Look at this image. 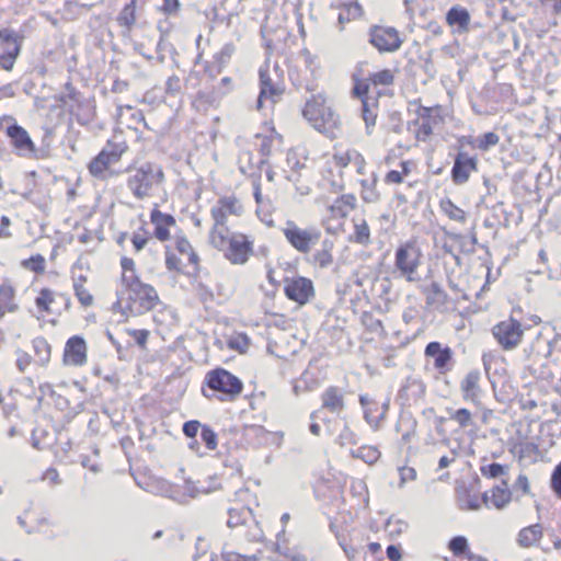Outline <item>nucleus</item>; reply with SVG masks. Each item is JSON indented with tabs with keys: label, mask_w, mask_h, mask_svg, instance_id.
Returning a JSON list of instances; mask_svg holds the SVG:
<instances>
[{
	"label": "nucleus",
	"mask_w": 561,
	"mask_h": 561,
	"mask_svg": "<svg viewBox=\"0 0 561 561\" xmlns=\"http://www.w3.org/2000/svg\"><path fill=\"white\" fill-rule=\"evenodd\" d=\"M500 137L497 134L490 131L480 137H478L474 141V147L479 150L486 151L491 147H494L499 144Z\"/></svg>",
	"instance_id": "nucleus-47"
},
{
	"label": "nucleus",
	"mask_w": 561,
	"mask_h": 561,
	"mask_svg": "<svg viewBox=\"0 0 561 561\" xmlns=\"http://www.w3.org/2000/svg\"><path fill=\"white\" fill-rule=\"evenodd\" d=\"M305 118L314 129L330 138H336L341 130L339 115L325 103L321 95L309 100L302 111Z\"/></svg>",
	"instance_id": "nucleus-3"
},
{
	"label": "nucleus",
	"mask_w": 561,
	"mask_h": 561,
	"mask_svg": "<svg viewBox=\"0 0 561 561\" xmlns=\"http://www.w3.org/2000/svg\"><path fill=\"white\" fill-rule=\"evenodd\" d=\"M125 279L128 291L127 309L131 316L142 314L158 305L159 297L152 286L141 283L136 275L127 276Z\"/></svg>",
	"instance_id": "nucleus-4"
},
{
	"label": "nucleus",
	"mask_w": 561,
	"mask_h": 561,
	"mask_svg": "<svg viewBox=\"0 0 561 561\" xmlns=\"http://www.w3.org/2000/svg\"><path fill=\"white\" fill-rule=\"evenodd\" d=\"M123 274H122V282L125 286H127V280L125 277L136 275L135 274V263L129 257H123L121 262Z\"/></svg>",
	"instance_id": "nucleus-58"
},
{
	"label": "nucleus",
	"mask_w": 561,
	"mask_h": 561,
	"mask_svg": "<svg viewBox=\"0 0 561 561\" xmlns=\"http://www.w3.org/2000/svg\"><path fill=\"white\" fill-rule=\"evenodd\" d=\"M227 525L230 528L244 526V535L252 541H260L263 538V530L249 507L230 508Z\"/></svg>",
	"instance_id": "nucleus-11"
},
{
	"label": "nucleus",
	"mask_w": 561,
	"mask_h": 561,
	"mask_svg": "<svg viewBox=\"0 0 561 561\" xmlns=\"http://www.w3.org/2000/svg\"><path fill=\"white\" fill-rule=\"evenodd\" d=\"M450 419L458 423V425L462 428L468 427L472 423L471 412L468 409H459L455 411Z\"/></svg>",
	"instance_id": "nucleus-51"
},
{
	"label": "nucleus",
	"mask_w": 561,
	"mask_h": 561,
	"mask_svg": "<svg viewBox=\"0 0 561 561\" xmlns=\"http://www.w3.org/2000/svg\"><path fill=\"white\" fill-rule=\"evenodd\" d=\"M62 360L67 366H83L87 363V344L83 337L75 335L66 342Z\"/></svg>",
	"instance_id": "nucleus-18"
},
{
	"label": "nucleus",
	"mask_w": 561,
	"mask_h": 561,
	"mask_svg": "<svg viewBox=\"0 0 561 561\" xmlns=\"http://www.w3.org/2000/svg\"><path fill=\"white\" fill-rule=\"evenodd\" d=\"M19 306L15 302V291L13 286L8 282L0 285V319L7 312H15Z\"/></svg>",
	"instance_id": "nucleus-27"
},
{
	"label": "nucleus",
	"mask_w": 561,
	"mask_h": 561,
	"mask_svg": "<svg viewBox=\"0 0 561 561\" xmlns=\"http://www.w3.org/2000/svg\"><path fill=\"white\" fill-rule=\"evenodd\" d=\"M286 241L299 253L308 254L319 243L322 232L316 227L301 228L288 220L282 228Z\"/></svg>",
	"instance_id": "nucleus-6"
},
{
	"label": "nucleus",
	"mask_w": 561,
	"mask_h": 561,
	"mask_svg": "<svg viewBox=\"0 0 561 561\" xmlns=\"http://www.w3.org/2000/svg\"><path fill=\"white\" fill-rule=\"evenodd\" d=\"M209 490L205 486H198L192 481H185L182 486V493L173 494L172 497L179 502H186L190 499H194L199 494H206Z\"/></svg>",
	"instance_id": "nucleus-34"
},
{
	"label": "nucleus",
	"mask_w": 561,
	"mask_h": 561,
	"mask_svg": "<svg viewBox=\"0 0 561 561\" xmlns=\"http://www.w3.org/2000/svg\"><path fill=\"white\" fill-rule=\"evenodd\" d=\"M421 250L413 242L401 244L396 251V272L408 282L417 280V268L421 264Z\"/></svg>",
	"instance_id": "nucleus-7"
},
{
	"label": "nucleus",
	"mask_w": 561,
	"mask_h": 561,
	"mask_svg": "<svg viewBox=\"0 0 561 561\" xmlns=\"http://www.w3.org/2000/svg\"><path fill=\"white\" fill-rule=\"evenodd\" d=\"M369 79L375 85H390L393 82V73L389 69H383L373 73Z\"/></svg>",
	"instance_id": "nucleus-50"
},
{
	"label": "nucleus",
	"mask_w": 561,
	"mask_h": 561,
	"mask_svg": "<svg viewBox=\"0 0 561 561\" xmlns=\"http://www.w3.org/2000/svg\"><path fill=\"white\" fill-rule=\"evenodd\" d=\"M480 471L483 477L489 479H495L505 476L508 472V466L493 462L481 466Z\"/></svg>",
	"instance_id": "nucleus-43"
},
{
	"label": "nucleus",
	"mask_w": 561,
	"mask_h": 561,
	"mask_svg": "<svg viewBox=\"0 0 561 561\" xmlns=\"http://www.w3.org/2000/svg\"><path fill=\"white\" fill-rule=\"evenodd\" d=\"M126 150L127 145L124 141H107L102 151L89 163L90 173L104 180L107 169L117 163Z\"/></svg>",
	"instance_id": "nucleus-8"
},
{
	"label": "nucleus",
	"mask_w": 561,
	"mask_h": 561,
	"mask_svg": "<svg viewBox=\"0 0 561 561\" xmlns=\"http://www.w3.org/2000/svg\"><path fill=\"white\" fill-rule=\"evenodd\" d=\"M439 207L450 220L463 224L467 219V213L448 198L442 199Z\"/></svg>",
	"instance_id": "nucleus-35"
},
{
	"label": "nucleus",
	"mask_w": 561,
	"mask_h": 561,
	"mask_svg": "<svg viewBox=\"0 0 561 561\" xmlns=\"http://www.w3.org/2000/svg\"><path fill=\"white\" fill-rule=\"evenodd\" d=\"M180 89H181V83H180L179 77L172 76L167 80V83H165L167 93L175 94L180 91Z\"/></svg>",
	"instance_id": "nucleus-62"
},
{
	"label": "nucleus",
	"mask_w": 561,
	"mask_h": 561,
	"mask_svg": "<svg viewBox=\"0 0 561 561\" xmlns=\"http://www.w3.org/2000/svg\"><path fill=\"white\" fill-rule=\"evenodd\" d=\"M356 206V197L353 194H344L336 198L330 206L335 217H346Z\"/></svg>",
	"instance_id": "nucleus-29"
},
{
	"label": "nucleus",
	"mask_w": 561,
	"mask_h": 561,
	"mask_svg": "<svg viewBox=\"0 0 561 561\" xmlns=\"http://www.w3.org/2000/svg\"><path fill=\"white\" fill-rule=\"evenodd\" d=\"M363 14V9L357 2L344 3L339 8V24L341 28L345 23H348Z\"/></svg>",
	"instance_id": "nucleus-32"
},
{
	"label": "nucleus",
	"mask_w": 561,
	"mask_h": 561,
	"mask_svg": "<svg viewBox=\"0 0 561 561\" xmlns=\"http://www.w3.org/2000/svg\"><path fill=\"white\" fill-rule=\"evenodd\" d=\"M401 170H391L385 176V182L387 184H400L403 182L404 178L410 174V162L402 161Z\"/></svg>",
	"instance_id": "nucleus-41"
},
{
	"label": "nucleus",
	"mask_w": 561,
	"mask_h": 561,
	"mask_svg": "<svg viewBox=\"0 0 561 561\" xmlns=\"http://www.w3.org/2000/svg\"><path fill=\"white\" fill-rule=\"evenodd\" d=\"M284 291L289 300L299 305L307 304L314 295L312 282L302 276L285 278Z\"/></svg>",
	"instance_id": "nucleus-16"
},
{
	"label": "nucleus",
	"mask_w": 561,
	"mask_h": 561,
	"mask_svg": "<svg viewBox=\"0 0 561 561\" xmlns=\"http://www.w3.org/2000/svg\"><path fill=\"white\" fill-rule=\"evenodd\" d=\"M337 443L341 446L354 445L357 443L355 434L345 426L337 437Z\"/></svg>",
	"instance_id": "nucleus-59"
},
{
	"label": "nucleus",
	"mask_w": 561,
	"mask_h": 561,
	"mask_svg": "<svg viewBox=\"0 0 561 561\" xmlns=\"http://www.w3.org/2000/svg\"><path fill=\"white\" fill-rule=\"evenodd\" d=\"M254 198H255V202L257 204V214L260 215L261 213H263L265 209L268 208L270 206V203L267 199H264L262 193H261V188H260V185L256 184L255 187H254Z\"/></svg>",
	"instance_id": "nucleus-60"
},
{
	"label": "nucleus",
	"mask_w": 561,
	"mask_h": 561,
	"mask_svg": "<svg viewBox=\"0 0 561 561\" xmlns=\"http://www.w3.org/2000/svg\"><path fill=\"white\" fill-rule=\"evenodd\" d=\"M447 300L448 296L442 287L437 283H432L426 296L427 305L435 309H440L446 306Z\"/></svg>",
	"instance_id": "nucleus-33"
},
{
	"label": "nucleus",
	"mask_w": 561,
	"mask_h": 561,
	"mask_svg": "<svg viewBox=\"0 0 561 561\" xmlns=\"http://www.w3.org/2000/svg\"><path fill=\"white\" fill-rule=\"evenodd\" d=\"M43 480L51 485H57L61 482L59 473L55 468H48L43 474Z\"/></svg>",
	"instance_id": "nucleus-61"
},
{
	"label": "nucleus",
	"mask_w": 561,
	"mask_h": 561,
	"mask_svg": "<svg viewBox=\"0 0 561 561\" xmlns=\"http://www.w3.org/2000/svg\"><path fill=\"white\" fill-rule=\"evenodd\" d=\"M477 169V159L469 157L466 152H459L455 159L454 167L451 169V178L454 183L463 184L466 183L470 174Z\"/></svg>",
	"instance_id": "nucleus-20"
},
{
	"label": "nucleus",
	"mask_w": 561,
	"mask_h": 561,
	"mask_svg": "<svg viewBox=\"0 0 561 561\" xmlns=\"http://www.w3.org/2000/svg\"><path fill=\"white\" fill-rule=\"evenodd\" d=\"M322 407L327 410H329L332 413H341L344 408V393L343 391L337 387H329L327 388L322 396Z\"/></svg>",
	"instance_id": "nucleus-25"
},
{
	"label": "nucleus",
	"mask_w": 561,
	"mask_h": 561,
	"mask_svg": "<svg viewBox=\"0 0 561 561\" xmlns=\"http://www.w3.org/2000/svg\"><path fill=\"white\" fill-rule=\"evenodd\" d=\"M425 355L434 358V366L440 373L448 370V365L451 360L453 353L449 347H442L438 342H431L425 348Z\"/></svg>",
	"instance_id": "nucleus-24"
},
{
	"label": "nucleus",
	"mask_w": 561,
	"mask_h": 561,
	"mask_svg": "<svg viewBox=\"0 0 561 561\" xmlns=\"http://www.w3.org/2000/svg\"><path fill=\"white\" fill-rule=\"evenodd\" d=\"M458 505L462 511H478L481 507V501L477 494H470L465 490L458 494Z\"/></svg>",
	"instance_id": "nucleus-39"
},
{
	"label": "nucleus",
	"mask_w": 561,
	"mask_h": 561,
	"mask_svg": "<svg viewBox=\"0 0 561 561\" xmlns=\"http://www.w3.org/2000/svg\"><path fill=\"white\" fill-rule=\"evenodd\" d=\"M481 374L478 370L469 371L460 383V390L465 401L476 405L481 403L482 389L480 387Z\"/></svg>",
	"instance_id": "nucleus-21"
},
{
	"label": "nucleus",
	"mask_w": 561,
	"mask_h": 561,
	"mask_svg": "<svg viewBox=\"0 0 561 561\" xmlns=\"http://www.w3.org/2000/svg\"><path fill=\"white\" fill-rule=\"evenodd\" d=\"M369 36V42L380 53L396 51L402 44L399 32L394 27L374 26Z\"/></svg>",
	"instance_id": "nucleus-15"
},
{
	"label": "nucleus",
	"mask_w": 561,
	"mask_h": 561,
	"mask_svg": "<svg viewBox=\"0 0 561 561\" xmlns=\"http://www.w3.org/2000/svg\"><path fill=\"white\" fill-rule=\"evenodd\" d=\"M400 481H399V488L402 489L405 483L414 481L416 479V471L412 467L402 466L398 469Z\"/></svg>",
	"instance_id": "nucleus-54"
},
{
	"label": "nucleus",
	"mask_w": 561,
	"mask_h": 561,
	"mask_svg": "<svg viewBox=\"0 0 561 561\" xmlns=\"http://www.w3.org/2000/svg\"><path fill=\"white\" fill-rule=\"evenodd\" d=\"M492 335L504 351H512L522 343L524 327L518 320L507 318L492 328Z\"/></svg>",
	"instance_id": "nucleus-10"
},
{
	"label": "nucleus",
	"mask_w": 561,
	"mask_h": 561,
	"mask_svg": "<svg viewBox=\"0 0 561 561\" xmlns=\"http://www.w3.org/2000/svg\"><path fill=\"white\" fill-rule=\"evenodd\" d=\"M446 21L450 26H457L459 31H466L470 23V15L465 8L453 7L446 14Z\"/></svg>",
	"instance_id": "nucleus-31"
},
{
	"label": "nucleus",
	"mask_w": 561,
	"mask_h": 561,
	"mask_svg": "<svg viewBox=\"0 0 561 561\" xmlns=\"http://www.w3.org/2000/svg\"><path fill=\"white\" fill-rule=\"evenodd\" d=\"M376 411H377V405H371L370 408H366V410H364L365 420L374 428H378V426L380 425V422L383 419V413L376 415L375 414Z\"/></svg>",
	"instance_id": "nucleus-55"
},
{
	"label": "nucleus",
	"mask_w": 561,
	"mask_h": 561,
	"mask_svg": "<svg viewBox=\"0 0 561 561\" xmlns=\"http://www.w3.org/2000/svg\"><path fill=\"white\" fill-rule=\"evenodd\" d=\"M7 135L11 144L22 157H31L35 152V146L27 131L21 126L13 124L7 128Z\"/></svg>",
	"instance_id": "nucleus-19"
},
{
	"label": "nucleus",
	"mask_w": 561,
	"mask_h": 561,
	"mask_svg": "<svg viewBox=\"0 0 561 561\" xmlns=\"http://www.w3.org/2000/svg\"><path fill=\"white\" fill-rule=\"evenodd\" d=\"M448 115L446 108L440 105L432 107H422L420 111L421 124L417 130V137L421 140H426L435 129L439 128Z\"/></svg>",
	"instance_id": "nucleus-14"
},
{
	"label": "nucleus",
	"mask_w": 561,
	"mask_h": 561,
	"mask_svg": "<svg viewBox=\"0 0 561 561\" xmlns=\"http://www.w3.org/2000/svg\"><path fill=\"white\" fill-rule=\"evenodd\" d=\"M243 211L241 203L232 196L220 198L211 208V218L214 220L210 231H226L227 218L229 215L240 216Z\"/></svg>",
	"instance_id": "nucleus-12"
},
{
	"label": "nucleus",
	"mask_w": 561,
	"mask_h": 561,
	"mask_svg": "<svg viewBox=\"0 0 561 561\" xmlns=\"http://www.w3.org/2000/svg\"><path fill=\"white\" fill-rule=\"evenodd\" d=\"M356 152V150L336 151L333 154V161L336 167L346 168L348 164H353V153Z\"/></svg>",
	"instance_id": "nucleus-52"
},
{
	"label": "nucleus",
	"mask_w": 561,
	"mask_h": 561,
	"mask_svg": "<svg viewBox=\"0 0 561 561\" xmlns=\"http://www.w3.org/2000/svg\"><path fill=\"white\" fill-rule=\"evenodd\" d=\"M21 42L11 28L0 30V68L11 70L20 54Z\"/></svg>",
	"instance_id": "nucleus-13"
},
{
	"label": "nucleus",
	"mask_w": 561,
	"mask_h": 561,
	"mask_svg": "<svg viewBox=\"0 0 561 561\" xmlns=\"http://www.w3.org/2000/svg\"><path fill=\"white\" fill-rule=\"evenodd\" d=\"M164 183V173L160 165L145 162L131 170L126 179V186L137 201L153 197Z\"/></svg>",
	"instance_id": "nucleus-2"
},
{
	"label": "nucleus",
	"mask_w": 561,
	"mask_h": 561,
	"mask_svg": "<svg viewBox=\"0 0 561 561\" xmlns=\"http://www.w3.org/2000/svg\"><path fill=\"white\" fill-rule=\"evenodd\" d=\"M59 102L81 125L88 124L93 117L92 104L70 84L66 85V90L59 96Z\"/></svg>",
	"instance_id": "nucleus-9"
},
{
	"label": "nucleus",
	"mask_w": 561,
	"mask_h": 561,
	"mask_svg": "<svg viewBox=\"0 0 561 561\" xmlns=\"http://www.w3.org/2000/svg\"><path fill=\"white\" fill-rule=\"evenodd\" d=\"M127 333L134 337L136 343L141 347L145 348L148 337H149V331L148 330H134L129 329L127 330Z\"/></svg>",
	"instance_id": "nucleus-57"
},
{
	"label": "nucleus",
	"mask_w": 561,
	"mask_h": 561,
	"mask_svg": "<svg viewBox=\"0 0 561 561\" xmlns=\"http://www.w3.org/2000/svg\"><path fill=\"white\" fill-rule=\"evenodd\" d=\"M224 560L225 561H255V559L252 557L242 556L237 552H225Z\"/></svg>",
	"instance_id": "nucleus-64"
},
{
	"label": "nucleus",
	"mask_w": 561,
	"mask_h": 561,
	"mask_svg": "<svg viewBox=\"0 0 561 561\" xmlns=\"http://www.w3.org/2000/svg\"><path fill=\"white\" fill-rule=\"evenodd\" d=\"M199 427H201V423L198 421H188V422L184 423V425H183V433L187 437H194V436H196Z\"/></svg>",
	"instance_id": "nucleus-63"
},
{
	"label": "nucleus",
	"mask_w": 561,
	"mask_h": 561,
	"mask_svg": "<svg viewBox=\"0 0 561 561\" xmlns=\"http://www.w3.org/2000/svg\"><path fill=\"white\" fill-rule=\"evenodd\" d=\"M201 437L208 449L214 450L217 447V435L208 426L202 427Z\"/></svg>",
	"instance_id": "nucleus-56"
},
{
	"label": "nucleus",
	"mask_w": 561,
	"mask_h": 561,
	"mask_svg": "<svg viewBox=\"0 0 561 561\" xmlns=\"http://www.w3.org/2000/svg\"><path fill=\"white\" fill-rule=\"evenodd\" d=\"M283 94L282 85L274 81L268 68L260 69V94L257 98V110L263 108L266 103L275 104L279 96Z\"/></svg>",
	"instance_id": "nucleus-17"
},
{
	"label": "nucleus",
	"mask_w": 561,
	"mask_h": 561,
	"mask_svg": "<svg viewBox=\"0 0 561 561\" xmlns=\"http://www.w3.org/2000/svg\"><path fill=\"white\" fill-rule=\"evenodd\" d=\"M228 346L239 353H245L250 346V339L244 333H237L229 337Z\"/></svg>",
	"instance_id": "nucleus-44"
},
{
	"label": "nucleus",
	"mask_w": 561,
	"mask_h": 561,
	"mask_svg": "<svg viewBox=\"0 0 561 561\" xmlns=\"http://www.w3.org/2000/svg\"><path fill=\"white\" fill-rule=\"evenodd\" d=\"M512 499V493L508 488V482L503 480L500 485L491 490V495L488 492L483 493L481 500L485 506H493L497 510L505 507Z\"/></svg>",
	"instance_id": "nucleus-22"
},
{
	"label": "nucleus",
	"mask_w": 561,
	"mask_h": 561,
	"mask_svg": "<svg viewBox=\"0 0 561 561\" xmlns=\"http://www.w3.org/2000/svg\"><path fill=\"white\" fill-rule=\"evenodd\" d=\"M33 348L35 352L36 360L39 365H46L50 359V346L43 337H37L33 341Z\"/></svg>",
	"instance_id": "nucleus-38"
},
{
	"label": "nucleus",
	"mask_w": 561,
	"mask_h": 561,
	"mask_svg": "<svg viewBox=\"0 0 561 561\" xmlns=\"http://www.w3.org/2000/svg\"><path fill=\"white\" fill-rule=\"evenodd\" d=\"M351 241L362 245L370 243V229L365 219L354 220V234Z\"/></svg>",
	"instance_id": "nucleus-36"
},
{
	"label": "nucleus",
	"mask_w": 561,
	"mask_h": 561,
	"mask_svg": "<svg viewBox=\"0 0 561 561\" xmlns=\"http://www.w3.org/2000/svg\"><path fill=\"white\" fill-rule=\"evenodd\" d=\"M542 537V527L535 524L523 528L517 537V542L523 548H529L536 545Z\"/></svg>",
	"instance_id": "nucleus-30"
},
{
	"label": "nucleus",
	"mask_w": 561,
	"mask_h": 561,
	"mask_svg": "<svg viewBox=\"0 0 561 561\" xmlns=\"http://www.w3.org/2000/svg\"><path fill=\"white\" fill-rule=\"evenodd\" d=\"M117 21L121 25L130 27L136 22V13H135V0H131L130 3L126 4L121 11Z\"/></svg>",
	"instance_id": "nucleus-45"
},
{
	"label": "nucleus",
	"mask_w": 561,
	"mask_h": 561,
	"mask_svg": "<svg viewBox=\"0 0 561 561\" xmlns=\"http://www.w3.org/2000/svg\"><path fill=\"white\" fill-rule=\"evenodd\" d=\"M54 302V293L44 288L39 291V295L35 299L37 309L42 312H49V307Z\"/></svg>",
	"instance_id": "nucleus-48"
},
{
	"label": "nucleus",
	"mask_w": 561,
	"mask_h": 561,
	"mask_svg": "<svg viewBox=\"0 0 561 561\" xmlns=\"http://www.w3.org/2000/svg\"><path fill=\"white\" fill-rule=\"evenodd\" d=\"M368 89H369V84L367 82L357 81L353 89V92L358 98H362L363 119L365 121L366 128L369 131V128L375 125L376 114L370 111L367 100L364 99V96L368 92Z\"/></svg>",
	"instance_id": "nucleus-28"
},
{
	"label": "nucleus",
	"mask_w": 561,
	"mask_h": 561,
	"mask_svg": "<svg viewBox=\"0 0 561 561\" xmlns=\"http://www.w3.org/2000/svg\"><path fill=\"white\" fill-rule=\"evenodd\" d=\"M151 224L154 226V237L160 241L170 239V228L175 226V219L169 214L161 213L157 206L150 214Z\"/></svg>",
	"instance_id": "nucleus-23"
},
{
	"label": "nucleus",
	"mask_w": 561,
	"mask_h": 561,
	"mask_svg": "<svg viewBox=\"0 0 561 561\" xmlns=\"http://www.w3.org/2000/svg\"><path fill=\"white\" fill-rule=\"evenodd\" d=\"M334 242L325 238L321 241V248L318 249L311 257V262L319 268H327L333 263Z\"/></svg>",
	"instance_id": "nucleus-26"
},
{
	"label": "nucleus",
	"mask_w": 561,
	"mask_h": 561,
	"mask_svg": "<svg viewBox=\"0 0 561 561\" xmlns=\"http://www.w3.org/2000/svg\"><path fill=\"white\" fill-rule=\"evenodd\" d=\"M23 266L35 273H43L45 271V259L41 255H34L23 261Z\"/></svg>",
	"instance_id": "nucleus-53"
},
{
	"label": "nucleus",
	"mask_w": 561,
	"mask_h": 561,
	"mask_svg": "<svg viewBox=\"0 0 561 561\" xmlns=\"http://www.w3.org/2000/svg\"><path fill=\"white\" fill-rule=\"evenodd\" d=\"M85 282H87V277L83 275H80L78 278L75 279L73 289H75V294H76V297L78 298L79 302L83 307H89L93 304V296L84 287Z\"/></svg>",
	"instance_id": "nucleus-37"
},
{
	"label": "nucleus",
	"mask_w": 561,
	"mask_h": 561,
	"mask_svg": "<svg viewBox=\"0 0 561 561\" xmlns=\"http://www.w3.org/2000/svg\"><path fill=\"white\" fill-rule=\"evenodd\" d=\"M175 249L182 254L187 256V261L196 264L198 261L197 254L193 251V247L185 238H178L175 241Z\"/></svg>",
	"instance_id": "nucleus-46"
},
{
	"label": "nucleus",
	"mask_w": 561,
	"mask_h": 561,
	"mask_svg": "<svg viewBox=\"0 0 561 561\" xmlns=\"http://www.w3.org/2000/svg\"><path fill=\"white\" fill-rule=\"evenodd\" d=\"M209 243L233 265L245 264L254 252L253 240L249 236L230 230L210 231Z\"/></svg>",
	"instance_id": "nucleus-1"
},
{
	"label": "nucleus",
	"mask_w": 561,
	"mask_h": 561,
	"mask_svg": "<svg viewBox=\"0 0 561 561\" xmlns=\"http://www.w3.org/2000/svg\"><path fill=\"white\" fill-rule=\"evenodd\" d=\"M205 382L209 390L214 391L208 394L205 390L204 396L207 398H217L220 401H233L243 389L241 380L226 369L218 368L207 373Z\"/></svg>",
	"instance_id": "nucleus-5"
},
{
	"label": "nucleus",
	"mask_w": 561,
	"mask_h": 561,
	"mask_svg": "<svg viewBox=\"0 0 561 561\" xmlns=\"http://www.w3.org/2000/svg\"><path fill=\"white\" fill-rule=\"evenodd\" d=\"M448 547L453 551V553L457 557H459V556L466 557V553L470 552L468 550V540L462 536L454 537L449 541Z\"/></svg>",
	"instance_id": "nucleus-49"
},
{
	"label": "nucleus",
	"mask_w": 561,
	"mask_h": 561,
	"mask_svg": "<svg viewBox=\"0 0 561 561\" xmlns=\"http://www.w3.org/2000/svg\"><path fill=\"white\" fill-rule=\"evenodd\" d=\"M352 456L362 459L368 465H373L379 459L380 451L374 446H363L352 450Z\"/></svg>",
	"instance_id": "nucleus-40"
},
{
	"label": "nucleus",
	"mask_w": 561,
	"mask_h": 561,
	"mask_svg": "<svg viewBox=\"0 0 561 561\" xmlns=\"http://www.w3.org/2000/svg\"><path fill=\"white\" fill-rule=\"evenodd\" d=\"M362 184V198L366 203H376L379 199V193L376 190V179L371 181L363 180Z\"/></svg>",
	"instance_id": "nucleus-42"
}]
</instances>
